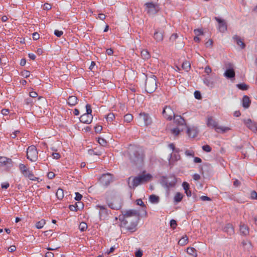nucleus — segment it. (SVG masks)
I'll return each instance as SVG.
<instances>
[{
	"label": "nucleus",
	"instance_id": "nucleus-1",
	"mask_svg": "<svg viewBox=\"0 0 257 257\" xmlns=\"http://www.w3.org/2000/svg\"><path fill=\"white\" fill-rule=\"evenodd\" d=\"M127 155L132 165L140 166L143 164L145 154L141 147L131 145L127 150Z\"/></svg>",
	"mask_w": 257,
	"mask_h": 257
},
{
	"label": "nucleus",
	"instance_id": "nucleus-2",
	"mask_svg": "<svg viewBox=\"0 0 257 257\" xmlns=\"http://www.w3.org/2000/svg\"><path fill=\"white\" fill-rule=\"evenodd\" d=\"M151 178L152 176L150 174H142L135 177L131 176L128 178L127 182L129 188L134 189L140 184L144 183L149 181Z\"/></svg>",
	"mask_w": 257,
	"mask_h": 257
},
{
	"label": "nucleus",
	"instance_id": "nucleus-3",
	"mask_svg": "<svg viewBox=\"0 0 257 257\" xmlns=\"http://www.w3.org/2000/svg\"><path fill=\"white\" fill-rule=\"evenodd\" d=\"M123 213L128 220L133 218L132 226H127L126 229L131 232L135 231L139 220L140 213L139 211L136 210L131 209L124 211Z\"/></svg>",
	"mask_w": 257,
	"mask_h": 257
},
{
	"label": "nucleus",
	"instance_id": "nucleus-4",
	"mask_svg": "<svg viewBox=\"0 0 257 257\" xmlns=\"http://www.w3.org/2000/svg\"><path fill=\"white\" fill-rule=\"evenodd\" d=\"M160 181L162 186L167 190L170 188L174 187L177 183L176 177L172 175L168 176H162Z\"/></svg>",
	"mask_w": 257,
	"mask_h": 257
},
{
	"label": "nucleus",
	"instance_id": "nucleus-5",
	"mask_svg": "<svg viewBox=\"0 0 257 257\" xmlns=\"http://www.w3.org/2000/svg\"><path fill=\"white\" fill-rule=\"evenodd\" d=\"M156 88V76L154 75H151L150 76L147 77L146 80V91L148 93H152Z\"/></svg>",
	"mask_w": 257,
	"mask_h": 257
},
{
	"label": "nucleus",
	"instance_id": "nucleus-6",
	"mask_svg": "<svg viewBox=\"0 0 257 257\" xmlns=\"http://www.w3.org/2000/svg\"><path fill=\"white\" fill-rule=\"evenodd\" d=\"M206 124L208 127H212L215 128V131L218 133L219 132V130L221 131L222 133H225L230 130V128L228 127L218 126V122L213 119L212 116L207 117Z\"/></svg>",
	"mask_w": 257,
	"mask_h": 257
},
{
	"label": "nucleus",
	"instance_id": "nucleus-7",
	"mask_svg": "<svg viewBox=\"0 0 257 257\" xmlns=\"http://www.w3.org/2000/svg\"><path fill=\"white\" fill-rule=\"evenodd\" d=\"M106 202L109 207L112 209L119 210L121 207L122 200L119 196H114L110 200L107 199Z\"/></svg>",
	"mask_w": 257,
	"mask_h": 257
},
{
	"label": "nucleus",
	"instance_id": "nucleus-8",
	"mask_svg": "<svg viewBox=\"0 0 257 257\" xmlns=\"http://www.w3.org/2000/svg\"><path fill=\"white\" fill-rule=\"evenodd\" d=\"M145 6L147 13L150 15H155L160 10L159 5L153 2L147 3L145 4Z\"/></svg>",
	"mask_w": 257,
	"mask_h": 257
},
{
	"label": "nucleus",
	"instance_id": "nucleus-9",
	"mask_svg": "<svg viewBox=\"0 0 257 257\" xmlns=\"http://www.w3.org/2000/svg\"><path fill=\"white\" fill-rule=\"evenodd\" d=\"M27 157L31 162H35L38 159V152L34 146L28 147L27 151Z\"/></svg>",
	"mask_w": 257,
	"mask_h": 257
},
{
	"label": "nucleus",
	"instance_id": "nucleus-10",
	"mask_svg": "<svg viewBox=\"0 0 257 257\" xmlns=\"http://www.w3.org/2000/svg\"><path fill=\"white\" fill-rule=\"evenodd\" d=\"M163 115L164 117L169 120H171L172 117H174L175 114L170 106H165L163 110Z\"/></svg>",
	"mask_w": 257,
	"mask_h": 257
},
{
	"label": "nucleus",
	"instance_id": "nucleus-11",
	"mask_svg": "<svg viewBox=\"0 0 257 257\" xmlns=\"http://www.w3.org/2000/svg\"><path fill=\"white\" fill-rule=\"evenodd\" d=\"M214 19L218 23V29L219 31L221 33H224L227 30V25L225 21L215 17Z\"/></svg>",
	"mask_w": 257,
	"mask_h": 257
},
{
	"label": "nucleus",
	"instance_id": "nucleus-12",
	"mask_svg": "<svg viewBox=\"0 0 257 257\" xmlns=\"http://www.w3.org/2000/svg\"><path fill=\"white\" fill-rule=\"evenodd\" d=\"M97 208L99 209V216L101 219H104L106 217L107 215L108 214V211L107 209L104 206L97 205L96 206Z\"/></svg>",
	"mask_w": 257,
	"mask_h": 257
},
{
	"label": "nucleus",
	"instance_id": "nucleus-13",
	"mask_svg": "<svg viewBox=\"0 0 257 257\" xmlns=\"http://www.w3.org/2000/svg\"><path fill=\"white\" fill-rule=\"evenodd\" d=\"M0 166H6L8 168H11L13 166L12 160L5 157H0Z\"/></svg>",
	"mask_w": 257,
	"mask_h": 257
},
{
	"label": "nucleus",
	"instance_id": "nucleus-14",
	"mask_svg": "<svg viewBox=\"0 0 257 257\" xmlns=\"http://www.w3.org/2000/svg\"><path fill=\"white\" fill-rule=\"evenodd\" d=\"M244 122L249 129L253 132H257V124L252 122L250 119L244 120Z\"/></svg>",
	"mask_w": 257,
	"mask_h": 257
},
{
	"label": "nucleus",
	"instance_id": "nucleus-15",
	"mask_svg": "<svg viewBox=\"0 0 257 257\" xmlns=\"http://www.w3.org/2000/svg\"><path fill=\"white\" fill-rule=\"evenodd\" d=\"M93 116L92 115H88L86 114H83L79 118L80 121L81 122L89 124L92 120Z\"/></svg>",
	"mask_w": 257,
	"mask_h": 257
},
{
	"label": "nucleus",
	"instance_id": "nucleus-16",
	"mask_svg": "<svg viewBox=\"0 0 257 257\" xmlns=\"http://www.w3.org/2000/svg\"><path fill=\"white\" fill-rule=\"evenodd\" d=\"M198 130L196 127H187V134L190 138H194L197 136Z\"/></svg>",
	"mask_w": 257,
	"mask_h": 257
},
{
	"label": "nucleus",
	"instance_id": "nucleus-17",
	"mask_svg": "<svg viewBox=\"0 0 257 257\" xmlns=\"http://www.w3.org/2000/svg\"><path fill=\"white\" fill-rule=\"evenodd\" d=\"M224 232L227 233L229 235L234 233V229L233 225L230 223H227L223 228Z\"/></svg>",
	"mask_w": 257,
	"mask_h": 257
},
{
	"label": "nucleus",
	"instance_id": "nucleus-18",
	"mask_svg": "<svg viewBox=\"0 0 257 257\" xmlns=\"http://www.w3.org/2000/svg\"><path fill=\"white\" fill-rule=\"evenodd\" d=\"M140 116L143 117L145 125H148L151 123V118L148 114L145 112H142L140 113Z\"/></svg>",
	"mask_w": 257,
	"mask_h": 257
},
{
	"label": "nucleus",
	"instance_id": "nucleus-19",
	"mask_svg": "<svg viewBox=\"0 0 257 257\" xmlns=\"http://www.w3.org/2000/svg\"><path fill=\"white\" fill-rule=\"evenodd\" d=\"M175 123L178 125H184L186 124L184 119L180 115H175L174 117Z\"/></svg>",
	"mask_w": 257,
	"mask_h": 257
},
{
	"label": "nucleus",
	"instance_id": "nucleus-20",
	"mask_svg": "<svg viewBox=\"0 0 257 257\" xmlns=\"http://www.w3.org/2000/svg\"><path fill=\"white\" fill-rule=\"evenodd\" d=\"M233 39L235 41L236 44L241 47V49H244L245 48V45L239 37L237 35H234L233 37Z\"/></svg>",
	"mask_w": 257,
	"mask_h": 257
},
{
	"label": "nucleus",
	"instance_id": "nucleus-21",
	"mask_svg": "<svg viewBox=\"0 0 257 257\" xmlns=\"http://www.w3.org/2000/svg\"><path fill=\"white\" fill-rule=\"evenodd\" d=\"M235 71L234 70H226L224 73V76L228 78L231 79L235 77Z\"/></svg>",
	"mask_w": 257,
	"mask_h": 257
},
{
	"label": "nucleus",
	"instance_id": "nucleus-22",
	"mask_svg": "<svg viewBox=\"0 0 257 257\" xmlns=\"http://www.w3.org/2000/svg\"><path fill=\"white\" fill-rule=\"evenodd\" d=\"M154 38L157 42H160L163 40V34L161 32L156 31L154 35Z\"/></svg>",
	"mask_w": 257,
	"mask_h": 257
},
{
	"label": "nucleus",
	"instance_id": "nucleus-23",
	"mask_svg": "<svg viewBox=\"0 0 257 257\" xmlns=\"http://www.w3.org/2000/svg\"><path fill=\"white\" fill-rule=\"evenodd\" d=\"M240 232L241 234L243 235H247L249 233L248 227L244 224H240Z\"/></svg>",
	"mask_w": 257,
	"mask_h": 257
},
{
	"label": "nucleus",
	"instance_id": "nucleus-24",
	"mask_svg": "<svg viewBox=\"0 0 257 257\" xmlns=\"http://www.w3.org/2000/svg\"><path fill=\"white\" fill-rule=\"evenodd\" d=\"M250 102L249 97H242V105L244 108H247L249 107Z\"/></svg>",
	"mask_w": 257,
	"mask_h": 257
},
{
	"label": "nucleus",
	"instance_id": "nucleus-25",
	"mask_svg": "<svg viewBox=\"0 0 257 257\" xmlns=\"http://www.w3.org/2000/svg\"><path fill=\"white\" fill-rule=\"evenodd\" d=\"M183 195L180 192H177L174 197V202L175 204L180 202L183 199Z\"/></svg>",
	"mask_w": 257,
	"mask_h": 257
},
{
	"label": "nucleus",
	"instance_id": "nucleus-26",
	"mask_svg": "<svg viewBox=\"0 0 257 257\" xmlns=\"http://www.w3.org/2000/svg\"><path fill=\"white\" fill-rule=\"evenodd\" d=\"M119 220L121 221L122 225L126 226L128 223V220L125 217L123 212L122 215H120L118 217Z\"/></svg>",
	"mask_w": 257,
	"mask_h": 257
},
{
	"label": "nucleus",
	"instance_id": "nucleus-27",
	"mask_svg": "<svg viewBox=\"0 0 257 257\" xmlns=\"http://www.w3.org/2000/svg\"><path fill=\"white\" fill-rule=\"evenodd\" d=\"M160 200L159 197L156 195H151L149 196V201L153 204H157L159 203Z\"/></svg>",
	"mask_w": 257,
	"mask_h": 257
},
{
	"label": "nucleus",
	"instance_id": "nucleus-28",
	"mask_svg": "<svg viewBox=\"0 0 257 257\" xmlns=\"http://www.w3.org/2000/svg\"><path fill=\"white\" fill-rule=\"evenodd\" d=\"M78 97H68V100H66L67 103L70 106H74L77 103Z\"/></svg>",
	"mask_w": 257,
	"mask_h": 257
},
{
	"label": "nucleus",
	"instance_id": "nucleus-29",
	"mask_svg": "<svg viewBox=\"0 0 257 257\" xmlns=\"http://www.w3.org/2000/svg\"><path fill=\"white\" fill-rule=\"evenodd\" d=\"M187 252L193 257H196L197 256L196 250L193 247H188L187 248Z\"/></svg>",
	"mask_w": 257,
	"mask_h": 257
},
{
	"label": "nucleus",
	"instance_id": "nucleus-30",
	"mask_svg": "<svg viewBox=\"0 0 257 257\" xmlns=\"http://www.w3.org/2000/svg\"><path fill=\"white\" fill-rule=\"evenodd\" d=\"M56 195L58 199H62L64 197L63 190L61 188L58 189L56 193Z\"/></svg>",
	"mask_w": 257,
	"mask_h": 257
},
{
	"label": "nucleus",
	"instance_id": "nucleus-31",
	"mask_svg": "<svg viewBox=\"0 0 257 257\" xmlns=\"http://www.w3.org/2000/svg\"><path fill=\"white\" fill-rule=\"evenodd\" d=\"M188 237L186 235L183 236L179 241L178 244L180 245H184L188 242Z\"/></svg>",
	"mask_w": 257,
	"mask_h": 257
},
{
	"label": "nucleus",
	"instance_id": "nucleus-32",
	"mask_svg": "<svg viewBox=\"0 0 257 257\" xmlns=\"http://www.w3.org/2000/svg\"><path fill=\"white\" fill-rule=\"evenodd\" d=\"M205 84L209 87H213L214 85L213 81L209 78H205L203 80Z\"/></svg>",
	"mask_w": 257,
	"mask_h": 257
},
{
	"label": "nucleus",
	"instance_id": "nucleus-33",
	"mask_svg": "<svg viewBox=\"0 0 257 257\" xmlns=\"http://www.w3.org/2000/svg\"><path fill=\"white\" fill-rule=\"evenodd\" d=\"M182 67L184 70L188 72L190 70L191 67L190 64L188 61H185L183 63L182 65Z\"/></svg>",
	"mask_w": 257,
	"mask_h": 257
},
{
	"label": "nucleus",
	"instance_id": "nucleus-34",
	"mask_svg": "<svg viewBox=\"0 0 257 257\" xmlns=\"http://www.w3.org/2000/svg\"><path fill=\"white\" fill-rule=\"evenodd\" d=\"M24 175L25 177L29 178L31 180H36V179H37L36 177H35L34 175L31 172H30L29 170Z\"/></svg>",
	"mask_w": 257,
	"mask_h": 257
},
{
	"label": "nucleus",
	"instance_id": "nucleus-35",
	"mask_svg": "<svg viewBox=\"0 0 257 257\" xmlns=\"http://www.w3.org/2000/svg\"><path fill=\"white\" fill-rule=\"evenodd\" d=\"M79 228L81 231H84L87 228V224L84 222H81L79 224Z\"/></svg>",
	"mask_w": 257,
	"mask_h": 257
},
{
	"label": "nucleus",
	"instance_id": "nucleus-36",
	"mask_svg": "<svg viewBox=\"0 0 257 257\" xmlns=\"http://www.w3.org/2000/svg\"><path fill=\"white\" fill-rule=\"evenodd\" d=\"M45 224V220L42 219L40 221H39L36 223V227L38 229H41L44 226Z\"/></svg>",
	"mask_w": 257,
	"mask_h": 257
},
{
	"label": "nucleus",
	"instance_id": "nucleus-37",
	"mask_svg": "<svg viewBox=\"0 0 257 257\" xmlns=\"http://www.w3.org/2000/svg\"><path fill=\"white\" fill-rule=\"evenodd\" d=\"M19 168L23 175H25L26 173L28 171V170L27 169L26 166L23 164H20Z\"/></svg>",
	"mask_w": 257,
	"mask_h": 257
},
{
	"label": "nucleus",
	"instance_id": "nucleus-38",
	"mask_svg": "<svg viewBox=\"0 0 257 257\" xmlns=\"http://www.w3.org/2000/svg\"><path fill=\"white\" fill-rule=\"evenodd\" d=\"M141 56L144 59H148L150 58V54L147 50H143L141 52Z\"/></svg>",
	"mask_w": 257,
	"mask_h": 257
},
{
	"label": "nucleus",
	"instance_id": "nucleus-39",
	"mask_svg": "<svg viewBox=\"0 0 257 257\" xmlns=\"http://www.w3.org/2000/svg\"><path fill=\"white\" fill-rule=\"evenodd\" d=\"M133 116L131 114L128 113V114H125L124 116V120L125 121H126L127 122H131L133 120Z\"/></svg>",
	"mask_w": 257,
	"mask_h": 257
},
{
	"label": "nucleus",
	"instance_id": "nucleus-40",
	"mask_svg": "<svg viewBox=\"0 0 257 257\" xmlns=\"http://www.w3.org/2000/svg\"><path fill=\"white\" fill-rule=\"evenodd\" d=\"M69 208L71 211H77L78 210L80 209V207L78 205V203H75V205H69Z\"/></svg>",
	"mask_w": 257,
	"mask_h": 257
},
{
	"label": "nucleus",
	"instance_id": "nucleus-41",
	"mask_svg": "<svg viewBox=\"0 0 257 257\" xmlns=\"http://www.w3.org/2000/svg\"><path fill=\"white\" fill-rule=\"evenodd\" d=\"M236 86L239 89H241L242 90H246V89H247V88H248V86L243 83H240V84H238L236 85Z\"/></svg>",
	"mask_w": 257,
	"mask_h": 257
},
{
	"label": "nucleus",
	"instance_id": "nucleus-42",
	"mask_svg": "<svg viewBox=\"0 0 257 257\" xmlns=\"http://www.w3.org/2000/svg\"><path fill=\"white\" fill-rule=\"evenodd\" d=\"M115 118V115L113 113H109L106 116V120L108 121H112Z\"/></svg>",
	"mask_w": 257,
	"mask_h": 257
},
{
	"label": "nucleus",
	"instance_id": "nucleus-43",
	"mask_svg": "<svg viewBox=\"0 0 257 257\" xmlns=\"http://www.w3.org/2000/svg\"><path fill=\"white\" fill-rule=\"evenodd\" d=\"M226 70H234L233 65L230 62H226L224 64Z\"/></svg>",
	"mask_w": 257,
	"mask_h": 257
},
{
	"label": "nucleus",
	"instance_id": "nucleus-44",
	"mask_svg": "<svg viewBox=\"0 0 257 257\" xmlns=\"http://www.w3.org/2000/svg\"><path fill=\"white\" fill-rule=\"evenodd\" d=\"M86 112L85 114H88V115H92V110L91 108V105L89 104H87L86 105Z\"/></svg>",
	"mask_w": 257,
	"mask_h": 257
},
{
	"label": "nucleus",
	"instance_id": "nucleus-45",
	"mask_svg": "<svg viewBox=\"0 0 257 257\" xmlns=\"http://www.w3.org/2000/svg\"><path fill=\"white\" fill-rule=\"evenodd\" d=\"M194 33L196 35V36H199L200 35H203V32L202 29H195L194 30Z\"/></svg>",
	"mask_w": 257,
	"mask_h": 257
},
{
	"label": "nucleus",
	"instance_id": "nucleus-46",
	"mask_svg": "<svg viewBox=\"0 0 257 257\" xmlns=\"http://www.w3.org/2000/svg\"><path fill=\"white\" fill-rule=\"evenodd\" d=\"M171 133L173 134H174L175 136H177L179 135V134L181 132V130L179 128L176 127V128L171 129Z\"/></svg>",
	"mask_w": 257,
	"mask_h": 257
},
{
	"label": "nucleus",
	"instance_id": "nucleus-47",
	"mask_svg": "<svg viewBox=\"0 0 257 257\" xmlns=\"http://www.w3.org/2000/svg\"><path fill=\"white\" fill-rule=\"evenodd\" d=\"M202 149L206 152H210L211 151V148L208 145L203 146Z\"/></svg>",
	"mask_w": 257,
	"mask_h": 257
},
{
	"label": "nucleus",
	"instance_id": "nucleus-48",
	"mask_svg": "<svg viewBox=\"0 0 257 257\" xmlns=\"http://www.w3.org/2000/svg\"><path fill=\"white\" fill-rule=\"evenodd\" d=\"M136 203L138 205H140L142 207H143L144 208H146V205L143 202L142 200L141 199H138L136 200Z\"/></svg>",
	"mask_w": 257,
	"mask_h": 257
},
{
	"label": "nucleus",
	"instance_id": "nucleus-49",
	"mask_svg": "<svg viewBox=\"0 0 257 257\" xmlns=\"http://www.w3.org/2000/svg\"><path fill=\"white\" fill-rule=\"evenodd\" d=\"M242 244L244 246H247L248 249L251 247V244L248 240H243Z\"/></svg>",
	"mask_w": 257,
	"mask_h": 257
},
{
	"label": "nucleus",
	"instance_id": "nucleus-50",
	"mask_svg": "<svg viewBox=\"0 0 257 257\" xmlns=\"http://www.w3.org/2000/svg\"><path fill=\"white\" fill-rule=\"evenodd\" d=\"M98 143L102 146H104L106 145V141H105V140H104V139L103 138H99L98 139Z\"/></svg>",
	"mask_w": 257,
	"mask_h": 257
},
{
	"label": "nucleus",
	"instance_id": "nucleus-51",
	"mask_svg": "<svg viewBox=\"0 0 257 257\" xmlns=\"http://www.w3.org/2000/svg\"><path fill=\"white\" fill-rule=\"evenodd\" d=\"M185 154L186 156L189 157H193L194 156V152L192 150H187L185 152Z\"/></svg>",
	"mask_w": 257,
	"mask_h": 257
},
{
	"label": "nucleus",
	"instance_id": "nucleus-52",
	"mask_svg": "<svg viewBox=\"0 0 257 257\" xmlns=\"http://www.w3.org/2000/svg\"><path fill=\"white\" fill-rule=\"evenodd\" d=\"M182 187H183V189H184V190L185 191L186 190H189L190 185L187 182H184L182 183Z\"/></svg>",
	"mask_w": 257,
	"mask_h": 257
},
{
	"label": "nucleus",
	"instance_id": "nucleus-53",
	"mask_svg": "<svg viewBox=\"0 0 257 257\" xmlns=\"http://www.w3.org/2000/svg\"><path fill=\"white\" fill-rule=\"evenodd\" d=\"M170 225L171 227L175 228L177 226V222L174 219H171L170 221Z\"/></svg>",
	"mask_w": 257,
	"mask_h": 257
},
{
	"label": "nucleus",
	"instance_id": "nucleus-54",
	"mask_svg": "<svg viewBox=\"0 0 257 257\" xmlns=\"http://www.w3.org/2000/svg\"><path fill=\"white\" fill-rule=\"evenodd\" d=\"M30 71L27 70H24L22 72V75L25 78L28 77L30 76Z\"/></svg>",
	"mask_w": 257,
	"mask_h": 257
},
{
	"label": "nucleus",
	"instance_id": "nucleus-55",
	"mask_svg": "<svg viewBox=\"0 0 257 257\" xmlns=\"http://www.w3.org/2000/svg\"><path fill=\"white\" fill-rule=\"evenodd\" d=\"M63 34V32L62 31H59L56 30L54 31V35L57 37H60Z\"/></svg>",
	"mask_w": 257,
	"mask_h": 257
},
{
	"label": "nucleus",
	"instance_id": "nucleus-56",
	"mask_svg": "<svg viewBox=\"0 0 257 257\" xmlns=\"http://www.w3.org/2000/svg\"><path fill=\"white\" fill-rule=\"evenodd\" d=\"M82 198V195L80 194L79 192L75 193V199L77 201H80Z\"/></svg>",
	"mask_w": 257,
	"mask_h": 257
},
{
	"label": "nucleus",
	"instance_id": "nucleus-57",
	"mask_svg": "<svg viewBox=\"0 0 257 257\" xmlns=\"http://www.w3.org/2000/svg\"><path fill=\"white\" fill-rule=\"evenodd\" d=\"M178 38V35L177 34H173L171 35L170 38V40L172 42L175 41L176 39Z\"/></svg>",
	"mask_w": 257,
	"mask_h": 257
},
{
	"label": "nucleus",
	"instance_id": "nucleus-58",
	"mask_svg": "<svg viewBox=\"0 0 257 257\" xmlns=\"http://www.w3.org/2000/svg\"><path fill=\"white\" fill-rule=\"evenodd\" d=\"M250 195L252 199L257 200V193L255 191H252Z\"/></svg>",
	"mask_w": 257,
	"mask_h": 257
},
{
	"label": "nucleus",
	"instance_id": "nucleus-59",
	"mask_svg": "<svg viewBox=\"0 0 257 257\" xmlns=\"http://www.w3.org/2000/svg\"><path fill=\"white\" fill-rule=\"evenodd\" d=\"M39 38H40V35L38 33L35 32L33 34V39L34 40H37L39 39Z\"/></svg>",
	"mask_w": 257,
	"mask_h": 257
},
{
	"label": "nucleus",
	"instance_id": "nucleus-60",
	"mask_svg": "<svg viewBox=\"0 0 257 257\" xmlns=\"http://www.w3.org/2000/svg\"><path fill=\"white\" fill-rule=\"evenodd\" d=\"M32 97H28L25 99V103L26 104H31L33 102V100L32 99Z\"/></svg>",
	"mask_w": 257,
	"mask_h": 257
},
{
	"label": "nucleus",
	"instance_id": "nucleus-61",
	"mask_svg": "<svg viewBox=\"0 0 257 257\" xmlns=\"http://www.w3.org/2000/svg\"><path fill=\"white\" fill-rule=\"evenodd\" d=\"M95 131L96 133H100L102 130V127L100 125H97L94 127Z\"/></svg>",
	"mask_w": 257,
	"mask_h": 257
},
{
	"label": "nucleus",
	"instance_id": "nucleus-62",
	"mask_svg": "<svg viewBox=\"0 0 257 257\" xmlns=\"http://www.w3.org/2000/svg\"><path fill=\"white\" fill-rule=\"evenodd\" d=\"M136 257H142L143 255V251L141 250H137L135 253Z\"/></svg>",
	"mask_w": 257,
	"mask_h": 257
},
{
	"label": "nucleus",
	"instance_id": "nucleus-63",
	"mask_svg": "<svg viewBox=\"0 0 257 257\" xmlns=\"http://www.w3.org/2000/svg\"><path fill=\"white\" fill-rule=\"evenodd\" d=\"M55 174L52 172H50L47 174V177L50 179H53L55 177Z\"/></svg>",
	"mask_w": 257,
	"mask_h": 257
},
{
	"label": "nucleus",
	"instance_id": "nucleus-64",
	"mask_svg": "<svg viewBox=\"0 0 257 257\" xmlns=\"http://www.w3.org/2000/svg\"><path fill=\"white\" fill-rule=\"evenodd\" d=\"M51 9V6L50 4L48 3H45L44 5V9L46 10H49Z\"/></svg>",
	"mask_w": 257,
	"mask_h": 257
}]
</instances>
